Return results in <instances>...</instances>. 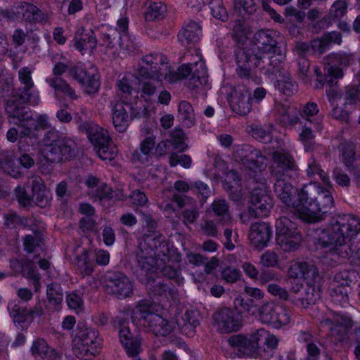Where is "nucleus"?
Masks as SVG:
<instances>
[{
  "instance_id": "obj_1",
  "label": "nucleus",
  "mask_w": 360,
  "mask_h": 360,
  "mask_svg": "<svg viewBox=\"0 0 360 360\" xmlns=\"http://www.w3.org/2000/svg\"><path fill=\"white\" fill-rule=\"evenodd\" d=\"M278 32L261 30L255 33L252 41L255 48L238 47L235 51L236 72L242 79L251 77V63L265 75L280 73L285 53L278 46Z\"/></svg>"
},
{
  "instance_id": "obj_2",
  "label": "nucleus",
  "mask_w": 360,
  "mask_h": 360,
  "mask_svg": "<svg viewBox=\"0 0 360 360\" xmlns=\"http://www.w3.org/2000/svg\"><path fill=\"white\" fill-rule=\"evenodd\" d=\"M360 231V221L352 214H335L326 229H311L308 236L316 248L326 249L335 259L354 257L360 264V248L354 250L351 239Z\"/></svg>"
},
{
  "instance_id": "obj_3",
  "label": "nucleus",
  "mask_w": 360,
  "mask_h": 360,
  "mask_svg": "<svg viewBox=\"0 0 360 360\" xmlns=\"http://www.w3.org/2000/svg\"><path fill=\"white\" fill-rule=\"evenodd\" d=\"M18 79L20 86L7 99L5 110L13 117L27 119L30 116V109L25 104L32 102L37 105L39 102V92L34 88L30 68L24 67L19 70Z\"/></svg>"
},
{
  "instance_id": "obj_4",
  "label": "nucleus",
  "mask_w": 360,
  "mask_h": 360,
  "mask_svg": "<svg viewBox=\"0 0 360 360\" xmlns=\"http://www.w3.org/2000/svg\"><path fill=\"white\" fill-rule=\"evenodd\" d=\"M154 311L155 305L152 302L141 300L132 311V321L156 336L168 335L174 329L173 323Z\"/></svg>"
},
{
  "instance_id": "obj_5",
  "label": "nucleus",
  "mask_w": 360,
  "mask_h": 360,
  "mask_svg": "<svg viewBox=\"0 0 360 360\" xmlns=\"http://www.w3.org/2000/svg\"><path fill=\"white\" fill-rule=\"evenodd\" d=\"M43 153L47 161L59 163L68 161L77 155V146L71 138L60 136L55 129L47 131L42 139Z\"/></svg>"
},
{
  "instance_id": "obj_6",
  "label": "nucleus",
  "mask_w": 360,
  "mask_h": 360,
  "mask_svg": "<svg viewBox=\"0 0 360 360\" xmlns=\"http://www.w3.org/2000/svg\"><path fill=\"white\" fill-rule=\"evenodd\" d=\"M133 75L134 77H155L158 82L163 79L173 82L177 78L172 72V68L168 65L167 58L160 53L143 56L139 63L134 66Z\"/></svg>"
},
{
  "instance_id": "obj_7",
  "label": "nucleus",
  "mask_w": 360,
  "mask_h": 360,
  "mask_svg": "<svg viewBox=\"0 0 360 360\" xmlns=\"http://www.w3.org/2000/svg\"><path fill=\"white\" fill-rule=\"evenodd\" d=\"M77 329L72 340L73 353L77 358L89 360L100 352L102 339L98 332L91 327L79 324Z\"/></svg>"
},
{
  "instance_id": "obj_8",
  "label": "nucleus",
  "mask_w": 360,
  "mask_h": 360,
  "mask_svg": "<svg viewBox=\"0 0 360 360\" xmlns=\"http://www.w3.org/2000/svg\"><path fill=\"white\" fill-rule=\"evenodd\" d=\"M80 127L86 131L89 141L101 160L115 159L117 149L106 129L94 122H85Z\"/></svg>"
},
{
  "instance_id": "obj_9",
  "label": "nucleus",
  "mask_w": 360,
  "mask_h": 360,
  "mask_svg": "<svg viewBox=\"0 0 360 360\" xmlns=\"http://www.w3.org/2000/svg\"><path fill=\"white\" fill-rule=\"evenodd\" d=\"M351 56L345 53H331L326 58L323 72L319 68H315L314 72L318 77V81L323 84H327L330 87L336 85L338 79L343 76V72L338 65L347 66L352 61Z\"/></svg>"
},
{
  "instance_id": "obj_10",
  "label": "nucleus",
  "mask_w": 360,
  "mask_h": 360,
  "mask_svg": "<svg viewBox=\"0 0 360 360\" xmlns=\"http://www.w3.org/2000/svg\"><path fill=\"white\" fill-rule=\"evenodd\" d=\"M69 76L79 84L86 94L94 96L98 92L100 76L95 67L86 69L81 63L72 65L69 68Z\"/></svg>"
},
{
  "instance_id": "obj_11",
  "label": "nucleus",
  "mask_w": 360,
  "mask_h": 360,
  "mask_svg": "<svg viewBox=\"0 0 360 360\" xmlns=\"http://www.w3.org/2000/svg\"><path fill=\"white\" fill-rule=\"evenodd\" d=\"M4 17L13 20H23L32 23H45L48 15L32 4L21 2L13 5L10 10L2 12Z\"/></svg>"
},
{
  "instance_id": "obj_12",
  "label": "nucleus",
  "mask_w": 360,
  "mask_h": 360,
  "mask_svg": "<svg viewBox=\"0 0 360 360\" xmlns=\"http://www.w3.org/2000/svg\"><path fill=\"white\" fill-rule=\"evenodd\" d=\"M256 311L263 323L271 325L274 328H280L290 321V310L272 302L264 303Z\"/></svg>"
},
{
  "instance_id": "obj_13",
  "label": "nucleus",
  "mask_w": 360,
  "mask_h": 360,
  "mask_svg": "<svg viewBox=\"0 0 360 360\" xmlns=\"http://www.w3.org/2000/svg\"><path fill=\"white\" fill-rule=\"evenodd\" d=\"M290 283V300L297 306L307 308L314 304L320 298V291L318 287L306 285L298 280H289Z\"/></svg>"
},
{
  "instance_id": "obj_14",
  "label": "nucleus",
  "mask_w": 360,
  "mask_h": 360,
  "mask_svg": "<svg viewBox=\"0 0 360 360\" xmlns=\"http://www.w3.org/2000/svg\"><path fill=\"white\" fill-rule=\"evenodd\" d=\"M105 288L108 294L125 299L133 295L134 283L124 273L116 271L106 276Z\"/></svg>"
},
{
  "instance_id": "obj_15",
  "label": "nucleus",
  "mask_w": 360,
  "mask_h": 360,
  "mask_svg": "<svg viewBox=\"0 0 360 360\" xmlns=\"http://www.w3.org/2000/svg\"><path fill=\"white\" fill-rule=\"evenodd\" d=\"M320 191L321 186L318 183L304 185L298 192L297 200L293 201L296 205H292V207L295 208L299 212L300 218L307 222L311 214L310 205L315 203Z\"/></svg>"
},
{
  "instance_id": "obj_16",
  "label": "nucleus",
  "mask_w": 360,
  "mask_h": 360,
  "mask_svg": "<svg viewBox=\"0 0 360 360\" xmlns=\"http://www.w3.org/2000/svg\"><path fill=\"white\" fill-rule=\"evenodd\" d=\"M273 164L269 167L272 178L292 177L291 173L297 170L292 155L284 150H275L270 153Z\"/></svg>"
},
{
  "instance_id": "obj_17",
  "label": "nucleus",
  "mask_w": 360,
  "mask_h": 360,
  "mask_svg": "<svg viewBox=\"0 0 360 360\" xmlns=\"http://www.w3.org/2000/svg\"><path fill=\"white\" fill-rule=\"evenodd\" d=\"M213 324L221 333L238 331L242 326V319L239 313L229 308H220L212 315Z\"/></svg>"
},
{
  "instance_id": "obj_18",
  "label": "nucleus",
  "mask_w": 360,
  "mask_h": 360,
  "mask_svg": "<svg viewBox=\"0 0 360 360\" xmlns=\"http://www.w3.org/2000/svg\"><path fill=\"white\" fill-rule=\"evenodd\" d=\"M319 326L327 330L329 335L337 336L352 328V321L347 316L328 311L320 321Z\"/></svg>"
},
{
  "instance_id": "obj_19",
  "label": "nucleus",
  "mask_w": 360,
  "mask_h": 360,
  "mask_svg": "<svg viewBox=\"0 0 360 360\" xmlns=\"http://www.w3.org/2000/svg\"><path fill=\"white\" fill-rule=\"evenodd\" d=\"M290 280H297L302 278L307 285L317 287L316 283L319 279V269L314 264L306 262L292 264L288 271Z\"/></svg>"
},
{
  "instance_id": "obj_20",
  "label": "nucleus",
  "mask_w": 360,
  "mask_h": 360,
  "mask_svg": "<svg viewBox=\"0 0 360 360\" xmlns=\"http://www.w3.org/2000/svg\"><path fill=\"white\" fill-rule=\"evenodd\" d=\"M159 258L155 256V252L151 249H146V245L139 243L137 250L135 252V262L138 269L140 271V276L143 278L153 274L156 263Z\"/></svg>"
},
{
  "instance_id": "obj_21",
  "label": "nucleus",
  "mask_w": 360,
  "mask_h": 360,
  "mask_svg": "<svg viewBox=\"0 0 360 360\" xmlns=\"http://www.w3.org/2000/svg\"><path fill=\"white\" fill-rule=\"evenodd\" d=\"M334 205L333 198L329 191L321 187L314 204L311 205V214L308 222L315 223L325 219Z\"/></svg>"
},
{
  "instance_id": "obj_22",
  "label": "nucleus",
  "mask_w": 360,
  "mask_h": 360,
  "mask_svg": "<svg viewBox=\"0 0 360 360\" xmlns=\"http://www.w3.org/2000/svg\"><path fill=\"white\" fill-rule=\"evenodd\" d=\"M229 103L233 112L240 115H246L252 110L250 91L245 86H238L233 89Z\"/></svg>"
},
{
  "instance_id": "obj_23",
  "label": "nucleus",
  "mask_w": 360,
  "mask_h": 360,
  "mask_svg": "<svg viewBox=\"0 0 360 360\" xmlns=\"http://www.w3.org/2000/svg\"><path fill=\"white\" fill-rule=\"evenodd\" d=\"M272 236V228L268 223L255 222L250 225L249 240L251 245L259 251L268 246Z\"/></svg>"
},
{
  "instance_id": "obj_24",
  "label": "nucleus",
  "mask_w": 360,
  "mask_h": 360,
  "mask_svg": "<svg viewBox=\"0 0 360 360\" xmlns=\"http://www.w3.org/2000/svg\"><path fill=\"white\" fill-rule=\"evenodd\" d=\"M9 118L11 120L10 122L17 124L18 129L12 127L8 129L6 134L7 139L12 143L17 141L18 137H32L34 135V130L36 129V125L32 121L29 122L32 117V112L30 111V116L27 118L15 117L7 113Z\"/></svg>"
},
{
  "instance_id": "obj_25",
  "label": "nucleus",
  "mask_w": 360,
  "mask_h": 360,
  "mask_svg": "<svg viewBox=\"0 0 360 360\" xmlns=\"http://www.w3.org/2000/svg\"><path fill=\"white\" fill-rule=\"evenodd\" d=\"M202 34L200 22L193 20L185 21L178 33V40L184 46L195 45Z\"/></svg>"
},
{
  "instance_id": "obj_26",
  "label": "nucleus",
  "mask_w": 360,
  "mask_h": 360,
  "mask_svg": "<svg viewBox=\"0 0 360 360\" xmlns=\"http://www.w3.org/2000/svg\"><path fill=\"white\" fill-rule=\"evenodd\" d=\"M250 212H255V217L266 216L273 207L271 197L264 189L255 188L250 195Z\"/></svg>"
},
{
  "instance_id": "obj_27",
  "label": "nucleus",
  "mask_w": 360,
  "mask_h": 360,
  "mask_svg": "<svg viewBox=\"0 0 360 360\" xmlns=\"http://www.w3.org/2000/svg\"><path fill=\"white\" fill-rule=\"evenodd\" d=\"M73 46L82 55L94 53L97 46L95 33L91 30L84 27L79 29L75 32Z\"/></svg>"
},
{
  "instance_id": "obj_28",
  "label": "nucleus",
  "mask_w": 360,
  "mask_h": 360,
  "mask_svg": "<svg viewBox=\"0 0 360 360\" xmlns=\"http://www.w3.org/2000/svg\"><path fill=\"white\" fill-rule=\"evenodd\" d=\"M300 124L302 126L300 139L303 143L305 150H309L312 148V141L316 137V134L323 129V123H320V118L318 117L314 122L301 120Z\"/></svg>"
},
{
  "instance_id": "obj_29",
  "label": "nucleus",
  "mask_w": 360,
  "mask_h": 360,
  "mask_svg": "<svg viewBox=\"0 0 360 360\" xmlns=\"http://www.w3.org/2000/svg\"><path fill=\"white\" fill-rule=\"evenodd\" d=\"M291 177L274 178V191L276 196L288 207L295 205L293 202L292 194L295 188L289 181Z\"/></svg>"
},
{
  "instance_id": "obj_30",
  "label": "nucleus",
  "mask_w": 360,
  "mask_h": 360,
  "mask_svg": "<svg viewBox=\"0 0 360 360\" xmlns=\"http://www.w3.org/2000/svg\"><path fill=\"white\" fill-rule=\"evenodd\" d=\"M139 243L146 244V249H151L155 252V256L158 257L167 256L169 251L165 238L159 232L146 235Z\"/></svg>"
},
{
  "instance_id": "obj_31",
  "label": "nucleus",
  "mask_w": 360,
  "mask_h": 360,
  "mask_svg": "<svg viewBox=\"0 0 360 360\" xmlns=\"http://www.w3.org/2000/svg\"><path fill=\"white\" fill-rule=\"evenodd\" d=\"M277 120L284 127H292L301 121L298 117L297 109L294 106L283 103L276 104Z\"/></svg>"
},
{
  "instance_id": "obj_32",
  "label": "nucleus",
  "mask_w": 360,
  "mask_h": 360,
  "mask_svg": "<svg viewBox=\"0 0 360 360\" xmlns=\"http://www.w3.org/2000/svg\"><path fill=\"white\" fill-rule=\"evenodd\" d=\"M15 153L12 150L0 151V168L9 176L19 179L22 176L20 167L15 165Z\"/></svg>"
},
{
  "instance_id": "obj_33",
  "label": "nucleus",
  "mask_w": 360,
  "mask_h": 360,
  "mask_svg": "<svg viewBox=\"0 0 360 360\" xmlns=\"http://www.w3.org/2000/svg\"><path fill=\"white\" fill-rule=\"evenodd\" d=\"M126 102L117 101L112 109V119L115 129L119 132H124L128 127V113Z\"/></svg>"
},
{
  "instance_id": "obj_34",
  "label": "nucleus",
  "mask_w": 360,
  "mask_h": 360,
  "mask_svg": "<svg viewBox=\"0 0 360 360\" xmlns=\"http://www.w3.org/2000/svg\"><path fill=\"white\" fill-rule=\"evenodd\" d=\"M228 342L238 356H251L255 352V347L248 336L233 335L229 338Z\"/></svg>"
},
{
  "instance_id": "obj_35",
  "label": "nucleus",
  "mask_w": 360,
  "mask_h": 360,
  "mask_svg": "<svg viewBox=\"0 0 360 360\" xmlns=\"http://www.w3.org/2000/svg\"><path fill=\"white\" fill-rule=\"evenodd\" d=\"M30 350L34 356H39L43 360H58L60 358L59 353L50 347L45 340L42 338L35 340Z\"/></svg>"
},
{
  "instance_id": "obj_36",
  "label": "nucleus",
  "mask_w": 360,
  "mask_h": 360,
  "mask_svg": "<svg viewBox=\"0 0 360 360\" xmlns=\"http://www.w3.org/2000/svg\"><path fill=\"white\" fill-rule=\"evenodd\" d=\"M155 137L153 135L146 136L140 143L139 148L132 153L131 160L141 164L148 162L151 153L155 144Z\"/></svg>"
},
{
  "instance_id": "obj_37",
  "label": "nucleus",
  "mask_w": 360,
  "mask_h": 360,
  "mask_svg": "<svg viewBox=\"0 0 360 360\" xmlns=\"http://www.w3.org/2000/svg\"><path fill=\"white\" fill-rule=\"evenodd\" d=\"M46 82L54 89V94L56 96L60 93L72 101L79 98V96L76 94L75 90L61 77L47 78Z\"/></svg>"
},
{
  "instance_id": "obj_38",
  "label": "nucleus",
  "mask_w": 360,
  "mask_h": 360,
  "mask_svg": "<svg viewBox=\"0 0 360 360\" xmlns=\"http://www.w3.org/2000/svg\"><path fill=\"white\" fill-rule=\"evenodd\" d=\"M46 82L54 89V94L56 96L60 93L72 101L79 98V96L76 94L75 90L61 77L47 78Z\"/></svg>"
},
{
  "instance_id": "obj_39",
  "label": "nucleus",
  "mask_w": 360,
  "mask_h": 360,
  "mask_svg": "<svg viewBox=\"0 0 360 360\" xmlns=\"http://www.w3.org/2000/svg\"><path fill=\"white\" fill-rule=\"evenodd\" d=\"M195 69L193 70L191 77L186 82L189 89H195L207 84L208 77L205 63L198 57V60L195 61Z\"/></svg>"
},
{
  "instance_id": "obj_40",
  "label": "nucleus",
  "mask_w": 360,
  "mask_h": 360,
  "mask_svg": "<svg viewBox=\"0 0 360 360\" xmlns=\"http://www.w3.org/2000/svg\"><path fill=\"white\" fill-rule=\"evenodd\" d=\"M72 252L75 255L77 265L81 269L83 276L90 275L94 271L93 263L89 258L90 252L82 248L79 245H76L74 247Z\"/></svg>"
},
{
  "instance_id": "obj_41",
  "label": "nucleus",
  "mask_w": 360,
  "mask_h": 360,
  "mask_svg": "<svg viewBox=\"0 0 360 360\" xmlns=\"http://www.w3.org/2000/svg\"><path fill=\"white\" fill-rule=\"evenodd\" d=\"M199 323V314L193 310H186L181 318L176 319V324L186 335H192Z\"/></svg>"
},
{
  "instance_id": "obj_42",
  "label": "nucleus",
  "mask_w": 360,
  "mask_h": 360,
  "mask_svg": "<svg viewBox=\"0 0 360 360\" xmlns=\"http://www.w3.org/2000/svg\"><path fill=\"white\" fill-rule=\"evenodd\" d=\"M138 81V89L141 92V96L145 100L150 99L156 91L158 85L160 86L162 82H158L155 77H145L140 76V77H135Z\"/></svg>"
},
{
  "instance_id": "obj_43",
  "label": "nucleus",
  "mask_w": 360,
  "mask_h": 360,
  "mask_svg": "<svg viewBox=\"0 0 360 360\" xmlns=\"http://www.w3.org/2000/svg\"><path fill=\"white\" fill-rule=\"evenodd\" d=\"M46 294L49 304L55 311L60 310L63 301V291L60 285L56 282L48 284Z\"/></svg>"
},
{
  "instance_id": "obj_44",
  "label": "nucleus",
  "mask_w": 360,
  "mask_h": 360,
  "mask_svg": "<svg viewBox=\"0 0 360 360\" xmlns=\"http://www.w3.org/2000/svg\"><path fill=\"white\" fill-rule=\"evenodd\" d=\"M174 189L182 194L174 193L172 195V201L177 204L179 208H182L186 205L191 203L192 198L185 193L191 191L192 184L189 185L186 181L178 180L174 184Z\"/></svg>"
},
{
  "instance_id": "obj_45",
  "label": "nucleus",
  "mask_w": 360,
  "mask_h": 360,
  "mask_svg": "<svg viewBox=\"0 0 360 360\" xmlns=\"http://www.w3.org/2000/svg\"><path fill=\"white\" fill-rule=\"evenodd\" d=\"M167 7L162 2L149 1L146 3L144 17L146 21L160 20L165 17Z\"/></svg>"
},
{
  "instance_id": "obj_46",
  "label": "nucleus",
  "mask_w": 360,
  "mask_h": 360,
  "mask_svg": "<svg viewBox=\"0 0 360 360\" xmlns=\"http://www.w3.org/2000/svg\"><path fill=\"white\" fill-rule=\"evenodd\" d=\"M212 212L224 224L231 221V213L229 203L224 199L215 200L211 205Z\"/></svg>"
},
{
  "instance_id": "obj_47",
  "label": "nucleus",
  "mask_w": 360,
  "mask_h": 360,
  "mask_svg": "<svg viewBox=\"0 0 360 360\" xmlns=\"http://www.w3.org/2000/svg\"><path fill=\"white\" fill-rule=\"evenodd\" d=\"M112 326L118 329L119 339L121 345L131 338H136L130 330L129 321L122 316H116L111 321Z\"/></svg>"
},
{
  "instance_id": "obj_48",
  "label": "nucleus",
  "mask_w": 360,
  "mask_h": 360,
  "mask_svg": "<svg viewBox=\"0 0 360 360\" xmlns=\"http://www.w3.org/2000/svg\"><path fill=\"white\" fill-rule=\"evenodd\" d=\"M143 278L146 281V288L150 294L154 295H161L166 294L168 291V292L174 297L176 293L174 289H170L161 281H156L154 278V274H150Z\"/></svg>"
},
{
  "instance_id": "obj_49",
  "label": "nucleus",
  "mask_w": 360,
  "mask_h": 360,
  "mask_svg": "<svg viewBox=\"0 0 360 360\" xmlns=\"http://www.w3.org/2000/svg\"><path fill=\"white\" fill-rule=\"evenodd\" d=\"M358 274L353 269H345L338 271L333 277V283L338 286L349 287L357 281Z\"/></svg>"
},
{
  "instance_id": "obj_50",
  "label": "nucleus",
  "mask_w": 360,
  "mask_h": 360,
  "mask_svg": "<svg viewBox=\"0 0 360 360\" xmlns=\"http://www.w3.org/2000/svg\"><path fill=\"white\" fill-rule=\"evenodd\" d=\"M301 241L302 236L300 233L276 236L277 244L285 252L296 250Z\"/></svg>"
},
{
  "instance_id": "obj_51",
  "label": "nucleus",
  "mask_w": 360,
  "mask_h": 360,
  "mask_svg": "<svg viewBox=\"0 0 360 360\" xmlns=\"http://www.w3.org/2000/svg\"><path fill=\"white\" fill-rule=\"evenodd\" d=\"M178 112L179 118L182 121L184 126L191 127L194 125L195 121L194 110L188 101H182L179 103Z\"/></svg>"
},
{
  "instance_id": "obj_52",
  "label": "nucleus",
  "mask_w": 360,
  "mask_h": 360,
  "mask_svg": "<svg viewBox=\"0 0 360 360\" xmlns=\"http://www.w3.org/2000/svg\"><path fill=\"white\" fill-rule=\"evenodd\" d=\"M276 236L300 233L295 222L286 217H281L276 221Z\"/></svg>"
},
{
  "instance_id": "obj_53",
  "label": "nucleus",
  "mask_w": 360,
  "mask_h": 360,
  "mask_svg": "<svg viewBox=\"0 0 360 360\" xmlns=\"http://www.w3.org/2000/svg\"><path fill=\"white\" fill-rule=\"evenodd\" d=\"M306 172L309 177L318 175L326 185H329L330 183L328 175L321 169L320 164L314 156L309 159Z\"/></svg>"
},
{
  "instance_id": "obj_54",
  "label": "nucleus",
  "mask_w": 360,
  "mask_h": 360,
  "mask_svg": "<svg viewBox=\"0 0 360 360\" xmlns=\"http://www.w3.org/2000/svg\"><path fill=\"white\" fill-rule=\"evenodd\" d=\"M10 316L15 323H23L29 320L30 316L27 307H20L17 304H9L8 306Z\"/></svg>"
},
{
  "instance_id": "obj_55",
  "label": "nucleus",
  "mask_w": 360,
  "mask_h": 360,
  "mask_svg": "<svg viewBox=\"0 0 360 360\" xmlns=\"http://www.w3.org/2000/svg\"><path fill=\"white\" fill-rule=\"evenodd\" d=\"M302 121L314 122L316 118H320V123H323V116L319 113V108L314 102H308L302 108L300 113Z\"/></svg>"
},
{
  "instance_id": "obj_56",
  "label": "nucleus",
  "mask_w": 360,
  "mask_h": 360,
  "mask_svg": "<svg viewBox=\"0 0 360 360\" xmlns=\"http://www.w3.org/2000/svg\"><path fill=\"white\" fill-rule=\"evenodd\" d=\"M266 158L258 149L255 148L242 164L250 170L254 171L261 168L264 164Z\"/></svg>"
},
{
  "instance_id": "obj_57",
  "label": "nucleus",
  "mask_w": 360,
  "mask_h": 360,
  "mask_svg": "<svg viewBox=\"0 0 360 360\" xmlns=\"http://www.w3.org/2000/svg\"><path fill=\"white\" fill-rule=\"evenodd\" d=\"M234 307L238 312H248L249 314L255 315L256 313L255 304L252 298H244L238 295L234 300Z\"/></svg>"
},
{
  "instance_id": "obj_58",
  "label": "nucleus",
  "mask_w": 360,
  "mask_h": 360,
  "mask_svg": "<svg viewBox=\"0 0 360 360\" xmlns=\"http://www.w3.org/2000/svg\"><path fill=\"white\" fill-rule=\"evenodd\" d=\"M179 270H177L170 265H166L163 259H159L156 263L153 274L157 276L159 274L162 275L169 279L176 278L179 276Z\"/></svg>"
},
{
  "instance_id": "obj_59",
  "label": "nucleus",
  "mask_w": 360,
  "mask_h": 360,
  "mask_svg": "<svg viewBox=\"0 0 360 360\" xmlns=\"http://www.w3.org/2000/svg\"><path fill=\"white\" fill-rule=\"evenodd\" d=\"M277 87L283 94L290 96L298 90V86L291 77H284L283 79L278 80Z\"/></svg>"
},
{
  "instance_id": "obj_60",
  "label": "nucleus",
  "mask_w": 360,
  "mask_h": 360,
  "mask_svg": "<svg viewBox=\"0 0 360 360\" xmlns=\"http://www.w3.org/2000/svg\"><path fill=\"white\" fill-rule=\"evenodd\" d=\"M250 32L245 23L237 21L233 27L232 36L238 43L243 44L247 41Z\"/></svg>"
},
{
  "instance_id": "obj_61",
  "label": "nucleus",
  "mask_w": 360,
  "mask_h": 360,
  "mask_svg": "<svg viewBox=\"0 0 360 360\" xmlns=\"http://www.w3.org/2000/svg\"><path fill=\"white\" fill-rule=\"evenodd\" d=\"M185 134L181 129H175L171 133V139L169 140L170 144L174 148L184 152L188 148V145L184 142Z\"/></svg>"
},
{
  "instance_id": "obj_62",
  "label": "nucleus",
  "mask_w": 360,
  "mask_h": 360,
  "mask_svg": "<svg viewBox=\"0 0 360 360\" xmlns=\"http://www.w3.org/2000/svg\"><path fill=\"white\" fill-rule=\"evenodd\" d=\"M348 4L347 1L336 0L330 8L328 18L339 20L347 12Z\"/></svg>"
},
{
  "instance_id": "obj_63",
  "label": "nucleus",
  "mask_w": 360,
  "mask_h": 360,
  "mask_svg": "<svg viewBox=\"0 0 360 360\" xmlns=\"http://www.w3.org/2000/svg\"><path fill=\"white\" fill-rule=\"evenodd\" d=\"M127 354L131 357L138 356L142 351L141 339L139 336L122 344Z\"/></svg>"
},
{
  "instance_id": "obj_64",
  "label": "nucleus",
  "mask_w": 360,
  "mask_h": 360,
  "mask_svg": "<svg viewBox=\"0 0 360 360\" xmlns=\"http://www.w3.org/2000/svg\"><path fill=\"white\" fill-rule=\"evenodd\" d=\"M92 196L95 198V200H108L117 198L112 189L105 184H103L91 192Z\"/></svg>"
}]
</instances>
